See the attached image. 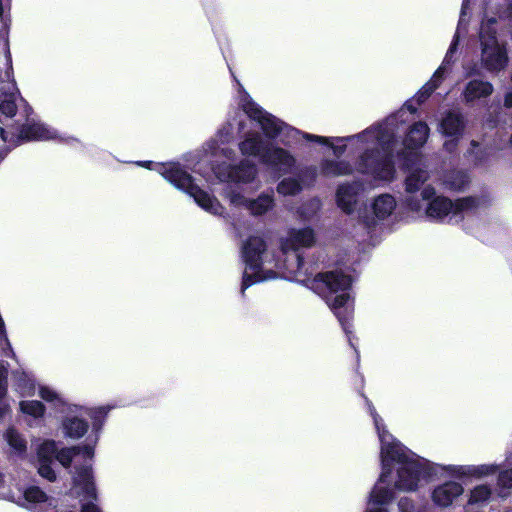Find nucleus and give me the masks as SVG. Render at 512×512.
<instances>
[{"label": "nucleus", "mask_w": 512, "mask_h": 512, "mask_svg": "<svg viewBox=\"0 0 512 512\" xmlns=\"http://www.w3.org/2000/svg\"><path fill=\"white\" fill-rule=\"evenodd\" d=\"M467 126V120L459 109H450L441 113L437 131L445 138L443 149L449 154L457 151Z\"/></svg>", "instance_id": "13"}, {"label": "nucleus", "mask_w": 512, "mask_h": 512, "mask_svg": "<svg viewBox=\"0 0 512 512\" xmlns=\"http://www.w3.org/2000/svg\"><path fill=\"white\" fill-rule=\"evenodd\" d=\"M359 185L357 183H345L339 185L336 192L338 207L346 214H352L357 204Z\"/></svg>", "instance_id": "26"}, {"label": "nucleus", "mask_w": 512, "mask_h": 512, "mask_svg": "<svg viewBox=\"0 0 512 512\" xmlns=\"http://www.w3.org/2000/svg\"><path fill=\"white\" fill-rule=\"evenodd\" d=\"M224 197L237 208L247 209L253 216H260L272 209L274 198L272 193H262L256 199H248L241 192L227 187Z\"/></svg>", "instance_id": "17"}, {"label": "nucleus", "mask_w": 512, "mask_h": 512, "mask_svg": "<svg viewBox=\"0 0 512 512\" xmlns=\"http://www.w3.org/2000/svg\"><path fill=\"white\" fill-rule=\"evenodd\" d=\"M279 243L278 255L267 249L261 237H250L243 244L241 253L245 269L241 293L256 283L278 277L301 282L325 299L345 333H351L350 275L340 270L313 275L305 268L300 249L311 248L316 243L315 231L310 227L290 228L280 237Z\"/></svg>", "instance_id": "1"}, {"label": "nucleus", "mask_w": 512, "mask_h": 512, "mask_svg": "<svg viewBox=\"0 0 512 512\" xmlns=\"http://www.w3.org/2000/svg\"><path fill=\"white\" fill-rule=\"evenodd\" d=\"M303 183L300 175L282 179L277 185V192L283 196H294L303 190Z\"/></svg>", "instance_id": "32"}, {"label": "nucleus", "mask_w": 512, "mask_h": 512, "mask_svg": "<svg viewBox=\"0 0 512 512\" xmlns=\"http://www.w3.org/2000/svg\"><path fill=\"white\" fill-rule=\"evenodd\" d=\"M1 341H4L5 342V345L7 346V348H4L3 349V353L5 356H10V355H13V350L11 348V345L6 337V333H5V330H4V322L2 320V318L0 317V342Z\"/></svg>", "instance_id": "39"}, {"label": "nucleus", "mask_w": 512, "mask_h": 512, "mask_svg": "<svg viewBox=\"0 0 512 512\" xmlns=\"http://www.w3.org/2000/svg\"><path fill=\"white\" fill-rule=\"evenodd\" d=\"M398 509L400 512H413L414 502L408 497H403L398 502Z\"/></svg>", "instance_id": "40"}, {"label": "nucleus", "mask_w": 512, "mask_h": 512, "mask_svg": "<svg viewBox=\"0 0 512 512\" xmlns=\"http://www.w3.org/2000/svg\"><path fill=\"white\" fill-rule=\"evenodd\" d=\"M245 96H248L253 101L247 92L241 91L239 95V105L243 112L235 110L233 114H230L227 122L217 131L216 135L203 145V152L210 160H232L235 157V151L231 147H228L227 144L234 139L235 132L245 133L247 126L245 116L260 124L257 120L250 117L244 108L242 100ZM260 128L262 129V127Z\"/></svg>", "instance_id": "8"}, {"label": "nucleus", "mask_w": 512, "mask_h": 512, "mask_svg": "<svg viewBox=\"0 0 512 512\" xmlns=\"http://www.w3.org/2000/svg\"><path fill=\"white\" fill-rule=\"evenodd\" d=\"M109 410V406L97 408H88L76 404L65 406V410H61V430L64 437L72 440L82 438L89 429V424L86 420L87 416L93 419V428L91 435L86 439V443H88V439L94 437L96 433L99 437L101 428L100 419L104 418Z\"/></svg>", "instance_id": "10"}, {"label": "nucleus", "mask_w": 512, "mask_h": 512, "mask_svg": "<svg viewBox=\"0 0 512 512\" xmlns=\"http://www.w3.org/2000/svg\"><path fill=\"white\" fill-rule=\"evenodd\" d=\"M4 9H3V3L2 0H0V17L3 15Z\"/></svg>", "instance_id": "43"}, {"label": "nucleus", "mask_w": 512, "mask_h": 512, "mask_svg": "<svg viewBox=\"0 0 512 512\" xmlns=\"http://www.w3.org/2000/svg\"><path fill=\"white\" fill-rule=\"evenodd\" d=\"M444 186L453 191H462L469 184V176L463 171H453L444 178Z\"/></svg>", "instance_id": "33"}, {"label": "nucleus", "mask_w": 512, "mask_h": 512, "mask_svg": "<svg viewBox=\"0 0 512 512\" xmlns=\"http://www.w3.org/2000/svg\"><path fill=\"white\" fill-rule=\"evenodd\" d=\"M321 208V201L317 198L311 199L299 208L300 217L309 221L312 219Z\"/></svg>", "instance_id": "37"}, {"label": "nucleus", "mask_w": 512, "mask_h": 512, "mask_svg": "<svg viewBox=\"0 0 512 512\" xmlns=\"http://www.w3.org/2000/svg\"><path fill=\"white\" fill-rule=\"evenodd\" d=\"M6 77L11 82L13 91L5 93L4 98L1 100L0 112L3 118H0V127L7 128V130L11 131L12 127L16 126L15 120L12 118L17 115L19 106L21 105L24 108L23 115L31 111V108L28 107L26 101L21 97L19 90L16 87L11 64L6 71Z\"/></svg>", "instance_id": "15"}, {"label": "nucleus", "mask_w": 512, "mask_h": 512, "mask_svg": "<svg viewBox=\"0 0 512 512\" xmlns=\"http://www.w3.org/2000/svg\"><path fill=\"white\" fill-rule=\"evenodd\" d=\"M39 397L47 403L52 404L55 408L60 411L65 410V406L71 405L64 400L62 395L53 387L47 385H40L38 388Z\"/></svg>", "instance_id": "31"}, {"label": "nucleus", "mask_w": 512, "mask_h": 512, "mask_svg": "<svg viewBox=\"0 0 512 512\" xmlns=\"http://www.w3.org/2000/svg\"><path fill=\"white\" fill-rule=\"evenodd\" d=\"M493 91L494 86L489 81L473 79L466 83L461 96L466 105L474 106L476 103L490 97Z\"/></svg>", "instance_id": "22"}, {"label": "nucleus", "mask_w": 512, "mask_h": 512, "mask_svg": "<svg viewBox=\"0 0 512 512\" xmlns=\"http://www.w3.org/2000/svg\"><path fill=\"white\" fill-rule=\"evenodd\" d=\"M465 493L462 483L456 480H447L436 485L431 491V500L435 506L446 509L453 504Z\"/></svg>", "instance_id": "19"}, {"label": "nucleus", "mask_w": 512, "mask_h": 512, "mask_svg": "<svg viewBox=\"0 0 512 512\" xmlns=\"http://www.w3.org/2000/svg\"><path fill=\"white\" fill-rule=\"evenodd\" d=\"M220 160H210L211 169L220 182L249 184L256 180L258 168L251 160L243 159L236 165Z\"/></svg>", "instance_id": "14"}, {"label": "nucleus", "mask_w": 512, "mask_h": 512, "mask_svg": "<svg viewBox=\"0 0 512 512\" xmlns=\"http://www.w3.org/2000/svg\"><path fill=\"white\" fill-rule=\"evenodd\" d=\"M7 444L17 454H22L26 451V441L22 435L14 428H9L4 434Z\"/></svg>", "instance_id": "36"}, {"label": "nucleus", "mask_w": 512, "mask_h": 512, "mask_svg": "<svg viewBox=\"0 0 512 512\" xmlns=\"http://www.w3.org/2000/svg\"><path fill=\"white\" fill-rule=\"evenodd\" d=\"M0 498L14 500V495L9 491L4 490V480L2 474H0Z\"/></svg>", "instance_id": "41"}, {"label": "nucleus", "mask_w": 512, "mask_h": 512, "mask_svg": "<svg viewBox=\"0 0 512 512\" xmlns=\"http://www.w3.org/2000/svg\"><path fill=\"white\" fill-rule=\"evenodd\" d=\"M445 74H440L437 76V70L433 74V77L429 82H427L415 95V99L418 103L424 102L440 85L442 80L444 79Z\"/></svg>", "instance_id": "35"}, {"label": "nucleus", "mask_w": 512, "mask_h": 512, "mask_svg": "<svg viewBox=\"0 0 512 512\" xmlns=\"http://www.w3.org/2000/svg\"><path fill=\"white\" fill-rule=\"evenodd\" d=\"M488 150L476 140H471L469 147L464 152V158L474 166H483L488 161Z\"/></svg>", "instance_id": "28"}, {"label": "nucleus", "mask_w": 512, "mask_h": 512, "mask_svg": "<svg viewBox=\"0 0 512 512\" xmlns=\"http://www.w3.org/2000/svg\"><path fill=\"white\" fill-rule=\"evenodd\" d=\"M397 208L396 198L389 193H382L371 199L369 213H360L358 218L366 227H375L379 222L389 219Z\"/></svg>", "instance_id": "16"}, {"label": "nucleus", "mask_w": 512, "mask_h": 512, "mask_svg": "<svg viewBox=\"0 0 512 512\" xmlns=\"http://www.w3.org/2000/svg\"><path fill=\"white\" fill-rule=\"evenodd\" d=\"M477 72L478 71L474 68V69H471V70L467 71V75L470 76V75L475 74Z\"/></svg>", "instance_id": "42"}, {"label": "nucleus", "mask_w": 512, "mask_h": 512, "mask_svg": "<svg viewBox=\"0 0 512 512\" xmlns=\"http://www.w3.org/2000/svg\"><path fill=\"white\" fill-rule=\"evenodd\" d=\"M432 465L437 466L436 473L432 476L435 477L440 470L447 472L448 475L454 477L458 480L463 479H476L480 480L489 476L496 474L499 470V465L490 463V464H479V465H439L436 463L430 462Z\"/></svg>", "instance_id": "18"}, {"label": "nucleus", "mask_w": 512, "mask_h": 512, "mask_svg": "<svg viewBox=\"0 0 512 512\" xmlns=\"http://www.w3.org/2000/svg\"><path fill=\"white\" fill-rule=\"evenodd\" d=\"M403 167L408 172L405 178L403 201L411 211L418 212L423 209V200L420 194L430 177L429 172L419 152H411L407 157H403Z\"/></svg>", "instance_id": "11"}, {"label": "nucleus", "mask_w": 512, "mask_h": 512, "mask_svg": "<svg viewBox=\"0 0 512 512\" xmlns=\"http://www.w3.org/2000/svg\"><path fill=\"white\" fill-rule=\"evenodd\" d=\"M415 112L416 108L412 104L406 103L400 110L389 115L383 122L373 124L362 132L346 139L354 141L366 149L372 145H380L383 151H390L392 153L395 137L400 126L408 121V114H414Z\"/></svg>", "instance_id": "7"}, {"label": "nucleus", "mask_w": 512, "mask_h": 512, "mask_svg": "<svg viewBox=\"0 0 512 512\" xmlns=\"http://www.w3.org/2000/svg\"><path fill=\"white\" fill-rule=\"evenodd\" d=\"M494 489L487 483L471 487L466 493L463 512H485V508L494 500Z\"/></svg>", "instance_id": "20"}, {"label": "nucleus", "mask_w": 512, "mask_h": 512, "mask_svg": "<svg viewBox=\"0 0 512 512\" xmlns=\"http://www.w3.org/2000/svg\"><path fill=\"white\" fill-rule=\"evenodd\" d=\"M420 195L423 200L426 216L432 221L449 224L458 223L464 218L465 214L485 203L483 198L473 196L452 201L445 196L436 195V191L431 185H425Z\"/></svg>", "instance_id": "5"}, {"label": "nucleus", "mask_w": 512, "mask_h": 512, "mask_svg": "<svg viewBox=\"0 0 512 512\" xmlns=\"http://www.w3.org/2000/svg\"><path fill=\"white\" fill-rule=\"evenodd\" d=\"M20 411L30 417L37 425L44 417L46 412L45 405L38 400H23L19 403Z\"/></svg>", "instance_id": "30"}, {"label": "nucleus", "mask_w": 512, "mask_h": 512, "mask_svg": "<svg viewBox=\"0 0 512 512\" xmlns=\"http://www.w3.org/2000/svg\"><path fill=\"white\" fill-rule=\"evenodd\" d=\"M29 111L25 115H19L15 120V127L9 131L7 128L0 127V136L4 143L9 147H15L25 141L50 140L57 138L55 129L31 117Z\"/></svg>", "instance_id": "12"}, {"label": "nucleus", "mask_w": 512, "mask_h": 512, "mask_svg": "<svg viewBox=\"0 0 512 512\" xmlns=\"http://www.w3.org/2000/svg\"><path fill=\"white\" fill-rule=\"evenodd\" d=\"M57 454V443L54 440H44L37 447V469L41 477L52 482L56 480V473L52 467Z\"/></svg>", "instance_id": "21"}, {"label": "nucleus", "mask_w": 512, "mask_h": 512, "mask_svg": "<svg viewBox=\"0 0 512 512\" xmlns=\"http://www.w3.org/2000/svg\"><path fill=\"white\" fill-rule=\"evenodd\" d=\"M497 26V18L485 16L479 31L480 65L491 74L503 71L509 62L506 43L497 35Z\"/></svg>", "instance_id": "9"}, {"label": "nucleus", "mask_w": 512, "mask_h": 512, "mask_svg": "<svg viewBox=\"0 0 512 512\" xmlns=\"http://www.w3.org/2000/svg\"><path fill=\"white\" fill-rule=\"evenodd\" d=\"M319 167L320 173L325 177L348 176L356 170V164L353 165L349 161L339 159H323Z\"/></svg>", "instance_id": "27"}, {"label": "nucleus", "mask_w": 512, "mask_h": 512, "mask_svg": "<svg viewBox=\"0 0 512 512\" xmlns=\"http://www.w3.org/2000/svg\"><path fill=\"white\" fill-rule=\"evenodd\" d=\"M243 156H253L279 175L289 174L296 164L295 156L287 149L266 142L258 132L245 134L238 144Z\"/></svg>", "instance_id": "6"}, {"label": "nucleus", "mask_w": 512, "mask_h": 512, "mask_svg": "<svg viewBox=\"0 0 512 512\" xmlns=\"http://www.w3.org/2000/svg\"><path fill=\"white\" fill-rule=\"evenodd\" d=\"M468 3H469V0H463L460 18H459V22H458V26H457L455 35L453 37V40L449 46V49H448L446 55L444 57L442 64L437 69V76L440 74H446L448 72V70L450 69L451 64L453 63V59H452L453 54L457 50L460 36H461L462 32H464L466 30V24H467L466 15H467Z\"/></svg>", "instance_id": "23"}, {"label": "nucleus", "mask_w": 512, "mask_h": 512, "mask_svg": "<svg viewBox=\"0 0 512 512\" xmlns=\"http://www.w3.org/2000/svg\"><path fill=\"white\" fill-rule=\"evenodd\" d=\"M430 133V128L427 123L423 121H419L414 123L404 140V145L408 150L404 157H407L411 152H418V149L421 148L427 141Z\"/></svg>", "instance_id": "25"}, {"label": "nucleus", "mask_w": 512, "mask_h": 512, "mask_svg": "<svg viewBox=\"0 0 512 512\" xmlns=\"http://www.w3.org/2000/svg\"><path fill=\"white\" fill-rule=\"evenodd\" d=\"M98 442L97 433L94 437L88 439V443L81 446H75L72 448H63L57 451L55 460H57L63 467H70L73 457L77 454H83L86 459H92L94 456V447Z\"/></svg>", "instance_id": "24"}, {"label": "nucleus", "mask_w": 512, "mask_h": 512, "mask_svg": "<svg viewBox=\"0 0 512 512\" xmlns=\"http://www.w3.org/2000/svg\"><path fill=\"white\" fill-rule=\"evenodd\" d=\"M242 101L247 113L260 123L262 131L268 139H278L283 145L291 146L302 137L308 141L328 145L337 158H340L346 149L350 147L351 153H359L356 161V171L370 176L375 182L389 183L395 178L396 171L393 154L390 151H383L380 145H372L366 149L354 141L345 139V137L329 138L302 133L300 130L265 111L248 96H245ZM346 138H349V136H346Z\"/></svg>", "instance_id": "3"}, {"label": "nucleus", "mask_w": 512, "mask_h": 512, "mask_svg": "<svg viewBox=\"0 0 512 512\" xmlns=\"http://www.w3.org/2000/svg\"><path fill=\"white\" fill-rule=\"evenodd\" d=\"M8 367L9 364L6 361L0 360V418L8 409L6 402Z\"/></svg>", "instance_id": "34"}, {"label": "nucleus", "mask_w": 512, "mask_h": 512, "mask_svg": "<svg viewBox=\"0 0 512 512\" xmlns=\"http://www.w3.org/2000/svg\"><path fill=\"white\" fill-rule=\"evenodd\" d=\"M13 381L15 389L21 396H33L35 394V379L30 374L23 371H15L13 373Z\"/></svg>", "instance_id": "29"}, {"label": "nucleus", "mask_w": 512, "mask_h": 512, "mask_svg": "<svg viewBox=\"0 0 512 512\" xmlns=\"http://www.w3.org/2000/svg\"><path fill=\"white\" fill-rule=\"evenodd\" d=\"M498 486L502 489L512 488V470H505L499 473Z\"/></svg>", "instance_id": "38"}, {"label": "nucleus", "mask_w": 512, "mask_h": 512, "mask_svg": "<svg viewBox=\"0 0 512 512\" xmlns=\"http://www.w3.org/2000/svg\"><path fill=\"white\" fill-rule=\"evenodd\" d=\"M365 402L381 444L382 465L381 475L370 492L365 512H388L385 506L394 497L391 484L401 491H415L420 485L432 480L438 467L398 442L386 429L384 420L367 397Z\"/></svg>", "instance_id": "2"}, {"label": "nucleus", "mask_w": 512, "mask_h": 512, "mask_svg": "<svg viewBox=\"0 0 512 512\" xmlns=\"http://www.w3.org/2000/svg\"><path fill=\"white\" fill-rule=\"evenodd\" d=\"M136 165L159 173L176 189L188 194L206 212L212 215H221L223 206L214 196L202 190L194 183V178L179 162L153 163L151 161H137Z\"/></svg>", "instance_id": "4"}]
</instances>
